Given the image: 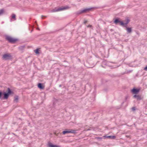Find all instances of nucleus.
Here are the masks:
<instances>
[{
    "label": "nucleus",
    "mask_w": 147,
    "mask_h": 147,
    "mask_svg": "<svg viewBox=\"0 0 147 147\" xmlns=\"http://www.w3.org/2000/svg\"><path fill=\"white\" fill-rule=\"evenodd\" d=\"M7 93L5 92L3 94L4 95L3 98L4 99H7L10 94H13V92L11 91L9 88H7Z\"/></svg>",
    "instance_id": "1"
},
{
    "label": "nucleus",
    "mask_w": 147,
    "mask_h": 147,
    "mask_svg": "<svg viewBox=\"0 0 147 147\" xmlns=\"http://www.w3.org/2000/svg\"><path fill=\"white\" fill-rule=\"evenodd\" d=\"M6 39L9 42L14 43L18 40V39L13 38L9 36H7L6 37Z\"/></svg>",
    "instance_id": "2"
},
{
    "label": "nucleus",
    "mask_w": 147,
    "mask_h": 147,
    "mask_svg": "<svg viewBox=\"0 0 147 147\" xmlns=\"http://www.w3.org/2000/svg\"><path fill=\"white\" fill-rule=\"evenodd\" d=\"M130 20L128 18H126L125 21H124V22L122 21L121 22V26L123 27H126L127 26V24L129 23Z\"/></svg>",
    "instance_id": "3"
},
{
    "label": "nucleus",
    "mask_w": 147,
    "mask_h": 147,
    "mask_svg": "<svg viewBox=\"0 0 147 147\" xmlns=\"http://www.w3.org/2000/svg\"><path fill=\"white\" fill-rule=\"evenodd\" d=\"M75 131L73 129H66L65 131H64L62 132L63 134H66L70 133H75Z\"/></svg>",
    "instance_id": "4"
},
{
    "label": "nucleus",
    "mask_w": 147,
    "mask_h": 147,
    "mask_svg": "<svg viewBox=\"0 0 147 147\" xmlns=\"http://www.w3.org/2000/svg\"><path fill=\"white\" fill-rule=\"evenodd\" d=\"M69 7H63L62 8H55L53 9L52 11V12L58 11H59L63 10L65 9H68Z\"/></svg>",
    "instance_id": "5"
},
{
    "label": "nucleus",
    "mask_w": 147,
    "mask_h": 147,
    "mask_svg": "<svg viewBox=\"0 0 147 147\" xmlns=\"http://www.w3.org/2000/svg\"><path fill=\"white\" fill-rule=\"evenodd\" d=\"M3 58L5 60L10 59H11V56L10 54H5L3 55Z\"/></svg>",
    "instance_id": "6"
},
{
    "label": "nucleus",
    "mask_w": 147,
    "mask_h": 147,
    "mask_svg": "<svg viewBox=\"0 0 147 147\" xmlns=\"http://www.w3.org/2000/svg\"><path fill=\"white\" fill-rule=\"evenodd\" d=\"M92 9V8L86 9H84L81 10L79 11L78 13V14H80L82 13H84L87 12V11H88Z\"/></svg>",
    "instance_id": "7"
},
{
    "label": "nucleus",
    "mask_w": 147,
    "mask_h": 147,
    "mask_svg": "<svg viewBox=\"0 0 147 147\" xmlns=\"http://www.w3.org/2000/svg\"><path fill=\"white\" fill-rule=\"evenodd\" d=\"M140 90V89H137L134 88L131 90V92L134 94H137L138 93Z\"/></svg>",
    "instance_id": "8"
},
{
    "label": "nucleus",
    "mask_w": 147,
    "mask_h": 147,
    "mask_svg": "<svg viewBox=\"0 0 147 147\" xmlns=\"http://www.w3.org/2000/svg\"><path fill=\"white\" fill-rule=\"evenodd\" d=\"M121 22H122V21H120L119 20V19H116L114 21V23L116 24H118V23H119L120 25L121 26Z\"/></svg>",
    "instance_id": "9"
},
{
    "label": "nucleus",
    "mask_w": 147,
    "mask_h": 147,
    "mask_svg": "<svg viewBox=\"0 0 147 147\" xmlns=\"http://www.w3.org/2000/svg\"><path fill=\"white\" fill-rule=\"evenodd\" d=\"M125 27L126 28V30L127 33H131L132 32L131 28L128 27L127 26Z\"/></svg>",
    "instance_id": "10"
},
{
    "label": "nucleus",
    "mask_w": 147,
    "mask_h": 147,
    "mask_svg": "<svg viewBox=\"0 0 147 147\" xmlns=\"http://www.w3.org/2000/svg\"><path fill=\"white\" fill-rule=\"evenodd\" d=\"M48 146L49 147H60L59 146L57 145H53L51 143L49 142L48 144Z\"/></svg>",
    "instance_id": "11"
},
{
    "label": "nucleus",
    "mask_w": 147,
    "mask_h": 147,
    "mask_svg": "<svg viewBox=\"0 0 147 147\" xmlns=\"http://www.w3.org/2000/svg\"><path fill=\"white\" fill-rule=\"evenodd\" d=\"M134 97L136 98L138 100H140L142 99L141 96L139 95H134Z\"/></svg>",
    "instance_id": "12"
},
{
    "label": "nucleus",
    "mask_w": 147,
    "mask_h": 147,
    "mask_svg": "<svg viewBox=\"0 0 147 147\" xmlns=\"http://www.w3.org/2000/svg\"><path fill=\"white\" fill-rule=\"evenodd\" d=\"M103 137L105 138H108L111 139H114L116 137L115 136H104Z\"/></svg>",
    "instance_id": "13"
},
{
    "label": "nucleus",
    "mask_w": 147,
    "mask_h": 147,
    "mask_svg": "<svg viewBox=\"0 0 147 147\" xmlns=\"http://www.w3.org/2000/svg\"><path fill=\"white\" fill-rule=\"evenodd\" d=\"M38 88L40 89H43L44 88V87L42 86V84L40 83H39L38 84Z\"/></svg>",
    "instance_id": "14"
},
{
    "label": "nucleus",
    "mask_w": 147,
    "mask_h": 147,
    "mask_svg": "<svg viewBox=\"0 0 147 147\" xmlns=\"http://www.w3.org/2000/svg\"><path fill=\"white\" fill-rule=\"evenodd\" d=\"M25 47V46L24 45L22 46H20V47H18V48L19 49H20V50H22L24 49V48Z\"/></svg>",
    "instance_id": "15"
},
{
    "label": "nucleus",
    "mask_w": 147,
    "mask_h": 147,
    "mask_svg": "<svg viewBox=\"0 0 147 147\" xmlns=\"http://www.w3.org/2000/svg\"><path fill=\"white\" fill-rule=\"evenodd\" d=\"M4 12V10L3 9H1L0 10V16L2 15Z\"/></svg>",
    "instance_id": "16"
},
{
    "label": "nucleus",
    "mask_w": 147,
    "mask_h": 147,
    "mask_svg": "<svg viewBox=\"0 0 147 147\" xmlns=\"http://www.w3.org/2000/svg\"><path fill=\"white\" fill-rule=\"evenodd\" d=\"M16 15L14 14H12L11 18L13 19L14 20H16Z\"/></svg>",
    "instance_id": "17"
},
{
    "label": "nucleus",
    "mask_w": 147,
    "mask_h": 147,
    "mask_svg": "<svg viewBox=\"0 0 147 147\" xmlns=\"http://www.w3.org/2000/svg\"><path fill=\"white\" fill-rule=\"evenodd\" d=\"M18 100V96H16L15 97L14 101L17 102Z\"/></svg>",
    "instance_id": "18"
},
{
    "label": "nucleus",
    "mask_w": 147,
    "mask_h": 147,
    "mask_svg": "<svg viewBox=\"0 0 147 147\" xmlns=\"http://www.w3.org/2000/svg\"><path fill=\"white\" fill-rule=\"evenodd\" d=\"M34 51L36 54H39V53L38 51V49H37L36 50H35Z\"/></svg>",
    "instance_id": "19"
},
{
    "label": "nucleus",
    "mask_w": 147,
    "mask_h": 147,
    "mask_svg": "<svg viewBox=\"0 0 147 147\" xmlns=\"http://www.w3.org/2000/svg\"><path fill=\"white\" fill-rule=\"evenodd\" d=\"M96 138L98 139H100L101 140L102 139V138L101 137H97Z\"/></svg>",
    "instance_id": "20"
},
{
    "label": "nucleus",
    "mask_w": 147,
    "mask_h": 147,
    "mask_svg": "<svg viewBox=\"0 0 147 147\" xmlns=\"http://www.w3.org/2000/svg\"><path fill=\"white\" fill-rule=\"evenodd\" d=\"M144 70L146 71H147V66L146 67L144 68Z\"/></svg>",
    "instance_id": "21"
},
{
    "label": "nucleus",
    "mask_w": 147,
    "mask_h": 147,
    "mask_svg": "<svg viewBox=\"0 0 147 147\" xmlns=\"http://www.w3.org/2000/svg\"><path fill=\"white\" fill-rule=\"evenodd\" d=\"M132 109L134 111L135 110V108L134 107H133L132 108Z\"/></svg>",
    "instance_id": "22"
},
{
    "label": "nucleus",
    "mask_w": 147,
    "mask_h": 147,
    "mask_svg": "<svg viewBox=\"0 0 147 147\" xmlns=\"http://www.w3.org/2000/svg\"><path fill=\"white\" fill-rule=\"evenodd\" d=\"M126 137L127 138H130V136H129L126 135Z\"/></svg>",
    "instance_id": "23"
},
{
    "label": "nucleus",
    "mask_w": 147,
    "mask_h": 147,
    "mask_svg": "<svg viewBox=\"0 0 147 147\" xmlns=\"http://www.w3.org/2000/svg\"><path fill=\"white\" fill-rule=\"evenodd\" d=\"M87 22V21L86 20H85L84 22V24H86Z\"/></svg>",
    "instance_id": "24"
},
{
    "label": "nucleus",
    "mask_w": 147,
    "mask_h": 147,
    "mask_svg": "<svg viewBox=\"0 0 147 147\" xmlns=\"http://www.w3.org/2000/svg\"><path fill=\"white\" fill-rule=\"evenodd\" d=\"M92 26L91 25H89L87 27H91Z\"/></svg>",
    "instance_id": "25"
},
{
    "label": "nucleus",
    "mask_w": 147,
    "mask_h": 147,
    "mask_svg": "<svg viewBox=\"0 0 147 147\" xmlns=\"http://www.w3.org/2000/svg\"><path fill=\"white\" fill-rule=\"evenodd\" d=\"M44 16H41V18H42V19H43V17H44Z\"/></svg>",
    "instance_id": "26"
},
{
    "label": "nucleus",
    "mask_w": 147,
    "mask_h": 147,
    "mask_svg": "<svg viewBox=\"0 0 147 147\" xmlns=\"http://www.w3.org/2000/svg\"><path fill=\"white\" fill-rule=\"evenodd\" d=\"M137 34H138V35H139V34L138 32H137Z\"/></svg>",
    "instance_id": "27"
}]
</instances>
